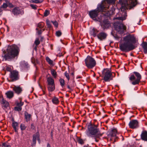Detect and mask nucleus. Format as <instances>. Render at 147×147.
<instances>
[{
	"mask_svg": "<svg viewBox=\"0 0 147 147\" xmlns=\"http://www.w3.org/2000/svg\"><path fill=\"white\" fill-rule=\"evenodd\" d=\"M47 85L55 84L54 80L52 77L47 78Z\"/></svg>",
	"mask_w": 147,
	"mask_h": 147,
	"instance_id": "nucleus-24",
	"label": "nucleus"
},
{
	"mask_svg": "<svg viewBox=\"0 0 147 147\" xmlns=\"http://www.w3.org/2000/svg\"><path fill=\"white\" fill-rule=\"evenodd\" d=\"M104 134L103 133H98V134H97L96 136H93V137L95 140V141L97 142L98 141V140H97V138H99L100 137L102 136L103 134Z\"/></svg>",
	"mask_w": 147,
	"mask_h": 147,
	"instance_id": "nucleus-29",
	"label": "nucleus"
},
{
	"mask_svg": "<svg viewBox=\"0 0 147 147\" xmlns=\"http://www.w3.org/2000/svg\"><path fill=\"white\" fill-rule=\"evenodd\" d=\"M12 13L15 15H17L20 13V11L18 7H16L13 9Z\"/></svg>",
	"mask_w": 147,
	"mask_h": 147,
	"instance_id": "nucleus-25",
	"label": "nucleus"
},
{
	"mask_svg": "<svg viewBox=\"0 0 147 147\" xmlns=\"http://www.w3.org/2000/svg\"><path fill=\"white\" fill-rule=\"evenodd\" d=\"M38 34H40L42 33L41 30H39L38 32Z\"/></svg>",
	"mask_w": 147,
	"mask_h": 147,
	"instance_id": "nucleus-58",
	"label": "nucleus"
},
{
	"mask_svg": "<svg viewBox=\"0 0 147 147\" xmlns=\"http://www.w3.org/2000/svg\"><path fill=\"white\" fill-rule=\"evenodd\" d=\"M30 6L33 9H37V7L35 5H34L32 4H31L30 5Z\"/></svg>",
	"mask_w": 147,
	"mask_h": 147,
	"instance_id": "nucleus-52",
	"label": "nucleus"
},
{
	"mask_svg": "<svg viewBox=\"0 0 147 147\" xmlns=\"http://www.w3.org/2000/svg\"><path fill=\"white\" fill-rule=\"evenodd\" d=\"M11 82H14L18 80L20 78L19 72L16 70L11 71L9 75Z\"/></svg>",
	"mask_w": 147,
	"mask_h": 147,
	"instance_id": "nucleus-10",
	"label": "nucleus"
},
{
	"mask_svg": "<svg viewBox=\"0 0 147 147\" xmlns=\"http://www.w3.org/2000/svg\"><path fill=\"white\" fill-rule=\"evenodd\" d=\"M50 13V12L48 10H45V12H44V16H45L46 17Z\"/></svg>",
	"mask_w": 147,
	"mask_h": 147,
	"instance_id": "nucleus-43",
	"label": "nucleus"
},
{
	"mask_svg": "<svg viewBox=\"0 0 147 147\" xmlns=\"http://www.w3.org/2000/svg\"><path fill=\"white\" fill-rule=\"evenodd\" d=\"M98 125H95L90 123L88 126V130L86 131L87 135L89 137L92 138L93 136H96L98 133H101L99 129L98 128Z\"/></svg>",
	"mask_w": 147,
	"mask_h": 147,
	"instance_id": "nucleus-3",
	"label": "nucleus"
},
{
	"mask_svg": "<svg viewBox=\"0 0 147 147\" xmlns=\"http://www.w3.org/2000/svg\"><path fill=\"white\" fill-rule=\"evenodd\" d=\"M138 4L137 0H130L129 3V9L135 7Z\"/></svg>",
	"mask_w": 147,
	"mask_h": 147,
	"instance_id": "nucleus-20",
	"label": "nucleus"
},
{
	"mask_svg": "<svg viewBox=\"0 0 147 147\" xmlns=\"http://www.w3.org/2000/svg\"><path fill=\"white\" fill-rule=\"evenodd\" d=\"M59 81L60 83V84L62 88L64 87L65 84V81L62 78H60L59 79Z\"/></svg>",
	"mask_w": 147,
	"mask_h": 147,
	"instance_id": "nucleus-31",
	"label": "nucleus"
},
{
	"mask_svg": "<svg viewBox=\"0 0 147 147\" xmlns=\"http://www.w3.org/2000/svg\"><path fill=\"white\" fill-rule=\"evenodd\" d=\"M46 59L47 62L50 65H52L53 64V61L51 60L50 58L48 56L46 57Z\"/></svg>",
	"mask_w": 147,
	"mask_h": 147,
	"instance_id": "nucleus-32",
	"label": "nucleus"
},
{
	"mask_svg": "<svg viewBox=\"0 0 147 147\" xmlns=\"http://www.w3.org/2000/svg\"><path fill=\"white\" fill-rule=\"evenodd\" d=\"M2 146L4 147H11L10 145L8 144L6 142L3 143Z\"/></svg>",
	"mask_w": 147,
	"mask_h": 147,
	"instance_id": "nucleus-45",
	"label": "nucleus"
},
{
	"mask_svg": "<svg viewBox=\"0 0 147 147\" xmlns=\"http://www.w3.org/2000/svg\"><path fill=\"white\" fill-rule=\"evenodd\" d=\"M141 45V46H147V42H143Z\"/></svg>",
	"mask_w": 147,
	"mask_h": 147,
	"instance_id": "nucleus-54",
	"label": "nucleus"
},
{
	"mask_svg": "<svg viewBox=\"0 0 147 147\" xmlns=\"http://www.w3.org/2000/svg\"><path fill=\"white\" fill-rule=\"evenodd\" d=\"M56 34L57 36L59 37L61 35L62 33L61 31H58L56 32Z\"/></svg>",
	"mask_w": 147,
	"mask_h": 147,
	"instance_id": "nucleus-48",
	"label": "nucleus"
},
{
	"mask_svg": "<svg viewBox=\"0 0 147 147\" xmlns=\"http://www.w3.org/2000/svg\"><path fill=\"white\" fill-rule=\"evenodd\" d=\"M64 75L67 78L68 81H69L70 79L69 76V74L67 72V71L65 72L64 73Z\"/></svg>",
	"mask_w": 147,
	"mask_h": 147,
	"instance_id": "nucleus-42",
	"label": "nucleus"
},
{
	"mask_svg": "<svg viewBox=\"0 0 147 147\" xmlns=\"http://www.w3.org/2000/svg\"><path fill=\"white\" fill-rule=\"evenodd\" d=\"M22 109V107L16 106L14 107V110L17 111H20Z\"/></svg>",
	"mask_w": 147,
	"mask_h": 147,
	"instance_id": "nucleus-41",
	"label": "nucleus"
},
{
	"mask_svg": "<svg viewBox=\"0 0 147 147\" xmlns=\"http://www.w3.org/2000/svg\"><path fill=\"white\" fill-rule=\"evenodd\" d=\"M43 1V0H31L30 2L36 3H40L42 2Z\"/></svg>",
	"mask_w": 147,
	"mask_h": 147,
	"instance_id": "nucleus-36",
	"label": "nucleus"
},
{
	"mask_svg": "<svg viewBox=\"0 0 147 147\" xmlns=\"http://www.w3.org/2000/svg\"><path fill=\"white\" fill-rule=\"evenodd\" d=\"M6 70L7 71L10 72V73H11V71H12L11 68L8 66H6Z\"/></svg>",
	"mask_w": 147,
	"mask_h": 147,
	"instance_id": "nucleus-49",
	"label": "nucleus"
},
{
	"mask_svg": "<svg viewBox=\"0 0 147 147\" xmlns=\"http://www.w3.org/2000/svg\"><path fill=\"white\" fill-rule=\"evenodd\" d=\"M98 31L96 29L93 28L90 31V34L92 35L94 37H95L96 35V34L97 33Z\"/></svg>",
	"mask_w": 147,
	"mask_h": 147,
	"instance_id": "nucleus-27",
	"label": "nucleus"
},
{
	"mask_svg": "<svg viewBox=\"0 0 147 147\" xmlns=\"http://www.w3.org/2000/svg\"><path fill=\"white\" fill-rule=\"evenodd\" d=\"M51 22L54 25L55 27H58V24L57 22L56 21H51Z\"/></svg>",
	"mask_w": 147,
	"mask_h": 147,
	"instance_id": "nucleus-46",
	"label": "nucleus"
},
{
	"mask_svg": "<svg viewBox=\"0 0 147 147\" xmlns=\"http://www.w3.org/2000/svg\"><path fill=\"white\" fill-rule=\"evenodd\" d=\"M122 54L124 56H125L126 57L127 56V55H126V54L125 53H124Z\"/></svg>",
	"mask_w": 147,
	"mask_h": 147,
	"instance_id": "nucleus-62",
	"label": "nucleus"
},
{
	"mask_svg": "<svg viewBox=\"0 0 147 147\" xmlns=\"http://www.w3.org/2000/svg\"><path fill=\"white\" fill-rule=\"evenodd\" d=\"M24 117L26 121L28 122L30 119L31 115L30 114L28 113L27 112L25 111L24 112Z\"/></svg>",
	"mask_w": 147,
	"mask_h": 147,
	"instance_id": "nucleus-23",
	"label": "nucleus"
},
{
	"mask_svg": "<svg viewBox=\"0 0 147 147\" xmlns=\"http://www.w3.org/2000/svg\"><path fill=\"white\" fill-rule=\"evenodd\" d=\"M44 26V24L42 22L39 23L38 24L37 26L40 28H43Z\"/></svg>",
	"mask_w": 147,
	"mask_h": 147,
	"instance_id": "nucleus-37",
	"label": "nucleus"
},
{
	"mask_svg": "<svg viewBox=\"0 0 147 147\" xmlns=\"http://www.w3.org/2000/svg\"><path fill=\"white\" fill-rule=\"evenodd\" d=\"M143 51L145 54H147V47H142Z\"/></svg>",
	"mask_w": 147,
	"mask_h": 147,
	"instance_id": "nucleus-50",
	"label": "nucleus"
},
{
	"mask_svg": "<svg viewBox=\"0 0 147 147\" xmlns=\"http://www.w3.org/2000/svg\"><path fill=\"white\" fill-rule=\"evenodd\" d=\"M47 147H51L49 143H48L47 145Z\"/></svg>",
	"mask_w": 147,
	"mask_h": 147,
	"instance_id": "nucleus-59",
	"label": "nucleus"
},
{
	"mask_svg": "<svg viewBox=\"0 0 147 147\" xmlns=\"http://www.w3.org/2000/svg\"><path fill=\"white\" fill-rule=\"evenodd\" d=\"M62 55V53H59V54L57 55V56H59V57H60Z\"/></svg>",
	"mask_w": 147,
	"mask_h": 147,
	"instance_id": "nucleus-57",
	"label": "nucleus"
},
{
	"mask_svg": "<svg viewBox=\"0 0 147 147\" xmlns=\"http://www.w3.org/2000/svg\"><path fill=\"white\" fill-rule=\"evenodd\" d=\"M7 4L8 6L9 7H10L11 8H12L13 7V5L12 4H11V3L8 2V3H7Z\"/></svg>",
	"mask_w": 147,
	"mask_h": 147,
	"instance_id": "nucleus-53",
	"label": "nucleus"
},
{
	"mask_svg": "<svg viewBox=\"0 0 147 147\" xmlns=\"http://www.w3.org/2000/svg\"><path fill=\"white\" fill-rule=\"evenodd\" d=\"M141 139L145 141H147V131L143 130L140 135Z\"/></svg>",
	"mask_w": 147,
	"mask_h": 147,
	"instance_id": "nucleus-18",
	"label": "nucleus"
},
{
	"mask_svg": "<svg viewBox=\"0 0 147 147\" xmlns=\"http://www.w3.org/2000/svg\"><path fill=\"white\" fill-rule=\"evenodd\" d=\"M20 128L21 130H25L26 128V127L25 126L24 124H21L20 125Z\"/></svg>",
	"mask_w": 147,
	"mask_h": 147,
	"instance_id": "nucleus-40",
	"label": "nucleus"
},
{
	"mask_svg": "<svg viewBox=\"0 0 147 147\" xmlns=\"http://www.w3.org/2000/svg\"><path fill=\"white\" fill-rule=\"evenodd\" d=\"M118 138H119L118 137L116 136V137L115 139L114 142H116L117 141V140L118 139Z\"/></svg>",
	"mask_w": 147,
	"mask_h": 147,
	"instance_id": "nucleus-55",
	"label": "nucleus"
},
{
	"mask_svg": "<svg viewBox=\"0 0 147 147\" xmlns=\"http://www.w3.org/2000/svg\"><path fill=\"white\" fill-rule=\"evenodd\" d=\"M105 1H102L100 4H98L97 7L96 9L99 13L100 12H102L104 9L106 7L105 5Z\"/></svg>",
	"mask_w": 147,
	"mask_h": 147,
	"instance_id": "nucleus-15",
	"label": "nucleus"
},
{
	"mask_svg": "<svg viewBox=\"0 0 147 147\" xmlns=\"http://www.w3.org/2000/svg\"><path fill=\"white\" fill-rule=\"evenodd\" d=\"M20 49L17 47H7L2 49L4 55L3 58L5 61H10L18 58Z\"/></svg>",
	"mask_w": 147,
	"mask_h": 147,
	"instance_id": "nucleus-1",
	"label": "nucleus"
},
{
	"mask_svg": "<svg viewBox=\"0 0 147 147\" xmlns=\"http://www.w3.org/2000/svg\"><path fill=\"white\" fill-rule=\"evenodd\" d=\"M107 36V34L103 32L99 33L97 35L98 38L100 40H103L105 39Z\"/></svg>",
	"mask_w": 147,
	"mask_h": 147,
	"instance_id": "nucleus-17",
	"label": "nucleus"
},
{
	"mask_svg": "<svg viewBox=\"0 0 147 147\" xmlns=\"http://www.w3.org/2000/svg\"><path fill=\"white\" fill-rule=\"evenodd\" d=\"M52 101L54 104H57L59 102V101L58 99L56 97H55L52 99Z\"/></svg>",
	"mask_w": 147,
	"mask_h": 147,
	"instance_id": "nucleus-33",
	"label": "nucleus"
},
{
	"mask_svg": "<svg viewBox=\"0 0 147 147\" xmlns=\"http://www.w3.org/2000/svg\"><path fill=\"white\" fill-rule=\"evenodd\" d=\"M46 23L48 28H51V24L49 20H47Z\"/></svg>",
	"mask_w": 147,
	"mask_h": 147,
	"instance_id": "nucleus-39",
	"label": "nucleus"
},
{
	"mask_svg": "<svg viewBox=\"0 0 147 147\" xmlns=\"http://www.w3.org/2000/svg\"><path fill=\"white\" fill-rule=\"evenodd\" d=\"M37 49V47H35L34 48V50H35L36 51Z\"/></svg>",
	"mask_w": 147,
	"mask_h": 147,
	"instance_id": "nucleus-60",
	"label": "nucleus"
},
{
	"mask_svg": "<svg viewBox=\"0 0 147 147\" xmlns=\"http://www.w3.org/2000/svg\"><path fill=\"white\" fill-rule=\"evenodd\" d=\"M7 98L9 99L11 98L14 96L13 92L12 91H8L5 93Z\"/></svg>",
	"mask_w": 147,
	"mask_h": 147,
	"instance_id": "nucleus-22",
	"label": "nucleus"
},
{
	"mask_svg": "<svg viewBox=\"0 0 147 147\" xmlns=\"http://www.w3.org/2000/svg\"><path fill=\"white\" fill-rule=\"evenodd\" d=\"M8 6L7 4L5 3H4L3 5L1 6V8L5 9Z\"/></svg>",
	"mask_w": 147,
	"mask_h": 147,
	"instance_id": "nucleus-44",
	"label": "nucleus"
},
{
	"mask_svg": "<svg viewBox=\"0 0 147 147\" xmlns=\"http://www.w3.org/2000/svg\"><path fill=\"white\" fill-rule=\"evenodd\" d=\"M28 64H26H26H25V65H26V66H28Z\"/></svg>",
	"mask_w": 147,
	"mask_h": 147,
	"instance_id": "nucleus-64",
	"label": "nucleus"
},
{
	"mask_svg": "<svg viewBox=\"0 0 147 147\" xmlns=\"http://www.w3.org/2000/svg\"><path fill=\"white\" fill-rule=\"evenodd\" d=\"M12 126L16 132H18V124L16 122H15L13 120L12 121Z\"/></svg>",
	"mask_w": 147,
	"mask_h": 147,
	"instance_id": "nucleus-21",
	"label": "nucleus"
},
{
	"mask_svg": "<svg viewBox=\"0 0 147 147\" xmlns=\"http://www.w3.org/2000/svg\"><path fill=\"white\" fill-rule=\"evenodd\" d=\"M105 1H106L108 3L110 4L113 3L114 2L115 0H104Z\"/></svg>",
	"mask_w": 147,
	"mask_h": 147,
	"instance_id": "nucleus-47",
	"label": "nucleus"
},
{
	"mask_svg": "<svg viewBox=\"0 0 147 147\" xmlns=\"http://www.w3.org/2000/svg\"><path fill=\"white\" fill-rule=\"evenodd\" d=\"M129 127L131 129H134L138 128L139 126V123L136 120H132L129 124Z\"/></svg>",
	"mask_w": 147,
	"mask_h": 147,
	"instance_id": "nucleus-11",
	"label": "nucleus"
},
{
	"mask_svg": "<svg viewBox=\"0 0 147 147\" xmlns=\"http://www.w3.org/2000/svg\"><path fill=\"white\" fill-rule=\"evenodd\" d=\"M86 66L89 69H92L96 64L95 59L91 57L88 55L85 60Z\"/></svg>",
	"mask_w": 147,
	"mask_h": 147,
	"instance_id": "nucleus-9",
	"label": "nucleus"
},
{
	"mask_svg": "<svg viewBox=\"0 0 147 147\" xmlns=\"http://www.w3.org/2000/svg\"><path fill=\"white\" fill-rule=\"evenodd\" d=\"M35 127L33 124L32 123L31 125L30 130L31 131L34 130L35 129Z\"/></svg>",
	"mask_w": 147,
	"mask_h": 147,
	"instance_id": "nucleus-51",
	"label": "nucleus"
},
{
	"mask_svg": "<svg viewBox=\"0 0 147 147\" xmlns=\"http://www.w3.org/2000/svg\"><path fill=\"white\" fill-rule=\"evenodd\" d=\"M101 76L105 82H109L113 80L112 73L109 69H104L102 71Z\"/></svg>",
	"mask_w": 147,
	"mask_h": 147,
	"instance_id": "nucleus-7",
	"label": "nucleus"
},
{
	"mask_svg": "<svg viewBox=\"0 0 147 147\" xmlns=\"http://www.w3.org/2000/svg\"><path fill=\"white\" fill-rule=\"evenodd\" d=\"M105 17L104 19H103L102 22L101 24V27L104 29L105 28H109L110 26V24L109 21L107 19H106V16L105 15Z\"/></svg>",
	"mask_w": 147,
	"mask_h": 147,
	"instance_id": "nucleus-12",
	"label": "nucleus"
},
{
	"mask_svg": "<svg viewBox=\"0 0 147 147\" xmlns=\"http://www.w3.org/2000/svg\"><path fill=\"white\" fill-rule=\"evenodd\" d=\"M13 90L18 94H20L22 91V88L20 86H15L13 88Z\"/></svg>",
	"mask_w": 147,
	"mask_h": 147,
	"instance_id": "nucleus-19",
	"label": "nucleus"
},
{
	"mask_svg": "<svg viewBox=\"0 0 147 147\" xmlns=\"http://www.w3.org/2000/svg\"><path fill=\"white\" fill-rule=\"evenodd\" d=\"M76 140L77 142L81 145L84 144V140L81 138L80 137H77Z\"/></svg>",
	"mask_w": 147,
	"mask_h": 147,
	"instance_id": "nucleus-28",
	"label": "nucleus"
},
{
	"mask_svg": "<svg viewBox=\"0 0 147 147\" xmlns=\"http://www.w3.org/2000/svg\"><path fill=\"white\" fill-rule=\"evenodd\" d=\"M3 13L2 10L0 9V16Z\"/></svg>",
	"mask_w": 147,
	"mask_h": 147,
	"instance_id": "nucleus-56",
	"label": "nucleus"
},
{
	"mask_svg": "<svg viewBox=\"0 0 147 147\" xmlns=\"http://www.w3.org/2000/svg\"><path fill=\"white\" fill-rule=\"evenodd\" d=\"M114 27L115 30L120 34H123L126 29V26L121 22H117L114 23Z\"/></svg>",
	"mask_w": 147,
	"mask_h": 147,
	"instance_id": "nucleus-8",
	"label": "nucleus"
},
{
	"mask_svg": "<svg viewBox=\"0 0 147 147\" xmlns=\"http://www.w3.org/2000/svg\"><path fill=\"white\" fill-rule=\"evenodd\" d=\"M39 137L40 134L38 132H37L35 134H33V135L32 146H35L36 143V138L37 139L38 141H39V143H40V141Z\"/></svg>",
	"mask_w": 147,
	"mask_h": 147,
	"instance_id": "nucleus-13",
	"label": "nucleus"
},
{
	"mask_svg": "<svg viewBox=\"0 0 147 147\" xmlns=\"http://www.w3.org/2000/svg\"><path fill=\"white\" fill-rule=\"evenodd\" d=\"M51 73L53 76L56 78L57 76V72L55 71L53 69H52L51 70Z\"/></svg>",
	"mask_w": 147,
	"mask_h": 147,
	"instance_id": "nucleus-34",
	"label": "nucleus"
},
{
	"mask_svg": "<svg viewBox=\"0 0 147 147\" xmlns=\"http://www.w3.org/2000/svg\"><path fill=\"white\" fill-rule=\"evenodd\" d=\"M40 43V41L39 40L38 38H36L34 42V44L36 45V46L38 45Z\"/></svg>",
	"mask_w": 147,
	"mask_h": 147,
	"instance_id": "nucleus-38",
	"label": "nucleus"
},
{
	"mask_svg": "<svg viewBox=\"0 0 147 147\" xmlns=\"http://www.w3.org/2000/svg\"><path fill=\"white\" fill-rule=\"evenodd\" d=\"M135 48V47H119V49L122 51L127 52Z\"/></svg>",
	"mask_w": 147,
	"mask_h": 147,
	"instance_id": "nucleus-16",
	"label": "nucleus"
},
{
	"mask_svg": "<svg viewBox=\"0 0 147 147\" xmlns=\"http://www.w3.org/2000/svg\"><path fill=\"white\" fill-rule=\"evenodd\" d=\"M117 132V129H113L111 131V137L116 136V133Z\"/></svg>",
	"mask_w": 147,
	"mask_h": 147,
	"instance_id": "nucleus-30",
	"label": "nucleus"
},
{
	"mask_svg": "<svg viewBox=\"0 0 147 147\" xmlns=\"http://www.w3.org/2000/svg\"><path fill=\"white\" fill-rule=\"evenodd\" d=\"M106 47V46H105V47H104V48H105L106 50H107V48H106V47Z\"/></svg>",
	"mask_w": 147,
	"mask_h": 147,
	"instance_id": "nucleus-63",
	"label": "nucleus"
},
{
	"mask_svg": "<svg viewBox=\"0 0 147 147\" xmlns=\"http://www.w3.org/2000/svg\"><path fill=\"white\" fill-rule=\"evenodd\" d=\"M16 104L17 107H22L24 104V102H22L21 100H20L19 102L18 101H16Z\"/></svg>",
	"mask_w": 147,
	"mask_h": 147,
	"instance_id": "nucleus-35",
	"label": "nucleus"
},
{
	"mask_svg": "<svg viewBox=\"0 0 147 147\" xmlns=\"http://www.w3.org/2000/svg\"><path fill=\"white\" fill-rule=\"evenodd\" d=\"M133 73L134 74L131 76L129 80L132 85H135L138 84L140 82L142 76L139 72L137 71H134Z\"/></svg>",
	"mask_w": 147,
	"mask_h": 147,
	"instance_id": "nucleus-5",
	"label": "nucleus"
},
{
	"mask_svg": "<svg viewBox=\"0 0 147 147\" xmlns=\"http://www.w3.org/2000/svg\"><path fill=\"white\" fill-rule=\"evenodd\" d=\"M47 88L48 90L50 92H52L55 89V84H51L47 85Z\"/></svg>",
	"mask_w": 147,
	"mask_h": 147,
	"instance_id": "nucleus-26",
	"label": "nucleus"
},
{
	"mask_svg": "<svg viewBox=\"0 0 147 147\" xmlns=\"http://www.w3.org/2000/svg\"><path fill=\"white\" fill-rule=\"evenodd\" d=\"M98 13V11L95 9L90 11L88 14L90 17L93 20L101 22L102 21L103 19L104 18L105 16L104 14H102L100 16V18H97Z\"/></svg>",
	"mask_w": 147,
	"mask_h": 147,
	"instance_id": "nucleus-6",
	"label": "nucleus"
},
{
	"mask_svg": "<svg viewBox=\"0 0 147 147\" xmlns=\"http://www.w3.org/2000/svg\"><path fill=\"white\" fill-rule=\"evenodd\" d=\"M123 46H133L137 40L134 35L129 34L123 38Z\"/></svg>",
	"mask_w": 147,
	"mask_h": 147,
	"instance_id": "nucleus-4",
	"label": "nucleus"
},
{
	"mask_svg": "<svg viewBox=\"0 0 147 147\" xmlns=\"http://www.w3.org/2000/svg\"><path fill=\"white\" fill-rule=\"evenodd\" d=\"M119 3L121 5V9L122 11L121 16L115 17L114 19H117L123 21L126 18L127 15L125 10L127 7L128 4L127 0H119Z\"/></svg>",
	"mask_w": 147,
	"mask_h": 147,
	"instance_id": "nucleus-2",
	"label": "nucleus"
},
{
	"mask_svg": "<svg viewBox=\"0 0 147 147\" xmlns=\"http://www.w3.org/2000/svg\"><path fill=\"white\" fill-rule=\"evenodd\" d=\"M67 88H68V89H70V90H71V88L70 87V86H69V85H68V86H67Z\"/></svg>",
	"mask_w": 147,
	"mask_h": 147,
	"instance_id": "nucleus-61",
	"label": "nucleus"
},
{
	"mask_svg": "<svg viewBox=\"0 0 147 147\" xmlns=\"http://www.w3.org/2000/svg\"><path fill=\"white\" fill-rule=\"evenodd\" d=\"M0 102L3 105V108L4 109L6 110V109L9 106V102L5 100L2 96H0Z\"/></svg>",
	"mask_w": 147,
	"mask_h": 147,
	"instance_id": "nucleus-14",
	"label": "nucleus"
}]
</instances>
